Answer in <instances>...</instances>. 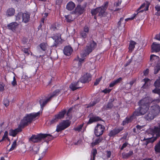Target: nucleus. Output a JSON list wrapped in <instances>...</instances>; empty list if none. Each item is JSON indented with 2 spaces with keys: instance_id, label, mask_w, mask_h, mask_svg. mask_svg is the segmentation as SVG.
<instances>
[{
  "instance_id": "obj_62",
  "label": "nucleus",
  "mask_w": 160,
  "mask_h": 160,
  "mask_svg": "<svg viewBox=\"0 0 160 160\" xmlns=\"http://www.w3.org/2000/svg\"><path fill=\"white\" fill-rule=\"evenodd\" d=\"M133 152L131 151H129L128 153L129 156H130L131 155H132L133 154Z\"/></svg>"
},
{
  "instance_id": "obj_4",
  "label": "nucleus",
  "mask_w": 160,
  "mask_h": 160,
  "mask_svg": "<svg viewBox=\"0 0 160 160\" xmlns=\"http://www.w3.org/2000/svg\"><path fill=\"white\" fill-rule=\"evenodd\" d=\"M160 112V107L157 104L152 106L149 110V113L145 116L148 120L153 119Z\"/></svg>"
},
{
  "instance_id": "obj_50",
  "label": "nucleus",
  "mask_w": 160,
  "mask_h": 160,
  "mask_svg": "<svg viewBox=\"0 0 160 160\" xmlns=\"http://www.w3.org/2000/svg\"><path fill=\"white\" fill-rule=\"evenodd\" d=\"M136 15V14H135V13L134 14H133V16L132 17L126 19H125V22H126L127 21H128L129 20H133L134 18L135 17Z\"/></svg>"
},
{
  "instance_id": "obj_10",
  "label": "nucleus",
  "mask_w": 160,
  "mask_h": 160,
  "mask_svg": "<svg viewBox=\"0 0 160 160\" xmlns=\"http://www.w3.org/2000/svg\"><path fill=\"white\" fill-rule=\"evenodd\" d=\"M105 129V127L102 124H98L94 129V133L96 136L99 137L102 135Z\"/></svg>"
},
{
  "instance_id": "obj_26",
  "label": "nucleus",
  "mask_w": 160,
  "mask_h": 160,
  "mask_svg": "<svg viewBox=\"0 0 160 160\" xmlns=\"http://www.w3.org/2000/svg\"><path fill=\"white\" fill-rule=\"evenodd\" d=\"M75 4L72 2H69L67 4V9L70 11L72 10L75 7Z\"/></svg>"
},
{
  "instance_id": "obj_49",
  "label": "nucleus",
  "mask_w": 160,
  "mask_h": 160,
  "mask_svg": "<svg viewBox=\"0 0 160 160\" xmlns=\"http://www.w3.org/2000/svg\"><path fill=\"white\" fill-rule=\"evenodd\" d=\"M22 51L27 55L29 54L28 49V48H24L22 49Z\"/></svg>"
},
{
  "instance_id": "obj_43",
  "label": "nucleus",
  "mask_w": 160,
  "mask_h": 160,
  "mask_svg": "<svg viewBox=\"0 0 160 160\" xmlns=\"http://www.w3.org/2000/svg\"><path fill=\"white\" fill-rule=\"evenodd\" d=\"M113 106V105L112 102H108V103L104 106V108L106 109H109L111 108Z\"/></svg>"
},
{
  "instance_id": "obj_60",
  "label": "nucleus",
  "mask_w": 160,
  "mask_h": 160,
  "mask_svg": "<svg viewBox=\"0 0 160 160\" xmlns=\"http://www.w3.org/2000/svg\"><path fill=\"white\" fill-rule=\"evenodd\" d=\"M149 72V69H146L145 71L143 72V74L145 76L147 75Z\"/></svg>"
},
{
  "instance_id": "obj_9",
  "label": "nucleus",
  "mask_w": 160,
  "mask_h": 160,
  "mask_svg": "<svg viewBox=\"0 0 160 160\" xmlns=\"http://www.w3.org/2000/svg\"><path fill=\"white\" fill-rule=\"evenodd\" d=\"M70 124V122L68 120H64L57 126L56 131L57 132H60L68 127Z\"/></svg>"
},
{
  "instance_id": "obj_14",
  "label": "nucleus",
  "mask_w": 160,
  "mask_h": 160,
  "mask_svg": "<svg viewBox=\"0 0 160 160\" xmlns=\"http://www.w3.org/2000/svg\"><path fill=\"white\" fill-rule=\"evenodd\" d=\"M91 114L89 115V116L90 117L88 121L87 122V124H90L93 122H97L102 120L101 118L98 116H95L91 117Z\"/></svg>"
},
{
  "instance_id": "obj_47",
  "label": "nucleus",
  "mask_w": 160,
  "mask_h": 160,
  "mask_svg": "<svg viewBox=\"0 0 160 160\" xmlns=\"http://www.w3.org/2000/svg\"><path fill=\"white\" fill-rule=\"evenodd\" d=\"M48 150V148H47L45 149L41 153V155L40 156V158H42H42H43V157L45 156L46 152H47Z\"/></svg>"
},
{
  "instance_id": "obj_45",
  "label": "nucleus",
  "mask_w": 160,
  "mask_h": 160,
  "mask_svg": "<svg viewBox=\"0 0 160 160\" xmlns=\"http://www.w3.org/2000/svg\"><path fill=\"white\" fill-rule=\"evenodd\" d=\"M3 103L6 107H8L9 105V102L8 100L7 99H4Z\"/></svg>"
},
{
  "instance_id": "obj_59",
  "label": "nucleus",
  "mask_w": 160,
  "mask_h": 160,
  "mask_svg": "<svg viewBox=\"0 0 160 160\" xmlns=\"http://www.w3.org/2000/svg\"><path fill=\"white\" fill-rule=\"evenodd\" d=\"M128 145V143L127 142H125L122 145V147L121 148V149L122 150L125 147H126Z\"/></svg>"
},
{
  "instance_id": "obj_29",
  "label": "nucleus",
  "mask_w": 160,
  "mask_h": 160,
  "mask_svg": "<svg viewBox=\"0 0 160 160\" xmlns=\"http://www.w3.org/2000/svg\"><path fill=\"white\" fill-rule=\"evenodd\" d=\"M143 80L145 82L144 84L142 86L143 88H147L148 87L150 84V80L148 78H145Z\"/></svg>"
},
{
  "instance_id": "obj_27",
  "label": "nucleus",
  "mask_w": 160,
  "mask_h": 160,
  "mask_svg": "<svg viewBox=\"0 0 160 160\" xmlns=\"http://www.w3.org/2000/svg\"><path fill=\"white\" fill-rule=\"evenodd\" d=\"M122 80L121 78H118L112 81L109 84L110 88L112 87L117 83H119Z\"/></svg>"
},
{
  "instance_id": "obj_41",
  "label": "nucleus",
  "mask_w": 160,
  "mask_h": 160,
  "mask_svg": "<svg viewBox=\"0 0 160 160\" xmlns=\"http://www.w3.org/2000/svg\"><path fill=\"white\" fill-rule=\"evenodd\" d=\"M65 17L66 19L68 22H71L73 20V18H72L71 15H70L65 16Z\"/></svg>"
},
{
  "instance_id": "obj_46",
  "label": "nucleus",
  "mask_w": 160,
  "mask_h": 160,
  "mask_svg": "<svg viewBox=\"0 0 160 160\" xmlns=\"http://www.w3.org/2000/svg\"><path fill=\"white\" fill-rule=\"evenodd\" d=\"M5 85L2 82H0V91H3L4 89Z\"/></svg>"
},
{
  "instance_id": "obj_11",
  "label": "nucleus",
  "mask_w": 160,
  "mask_h": 160,
  "mask_svg": "<svg viewBox=\"0 0 160 160\" xmlns=\"http://www.w3.org/2000/svg\"><path fill=\"white\" fill-rule=\"evenodd\" d=\"M91 79V75L89 73H86L79 79V82L83 83L88 82Z\"/></svg>"
},
{
  "instance_id": "obj_28",
  "label": "nucleus",
  "mask_w": 160,
  "mask_h": 160,
  "mask_svg": "<svg viewBox=\"0 0 160 160\" xmlns=\"http://www.w3.org/2000/svg\"><path fill=\"white\" fill-rule=\"evenodd\" d=\"M124 18H120V21L118 22V27L119 29H121V27H124L125 22L123 21Z\"/></svg>"
},
{
  "instance_id": "obj_13",
  "label": "nucleus",
  "mask_w": 160,
  "mask_h": 160,
  "mask_svg": "<svg viewBox=\"0 0 160 160\" xmlns=\"http://www.w3.org/2000/svg\"><path fill=\"white\" fill-rule=\"evenodd\" d=\"M89 32V28L87 26H85L83 29L81 31L80 34L83 38H85L87 37V35Z\"/></svg>"
},
{
  "instance_id": "obj_36",
  "label": "nucleus",
  "mask_w": 160,
  "mask_h": 160,
  "mask_svg": "<svg viewBox=\"0 0 160 160\" xmlns=\"http://www.w3.org/2000/svg\"><path fill=\"white\" fill-rule=\"evenodd\" d=\"M52 38L53 40H55L56 43H58L61 40L60 35H59L58 36L55 35L52 37Z\"/></svg>"
},
{
  "instance_id": "obj_16",
  "label": "nucleus",
  "mask_w": 160,
  "mask_h": 160,
  "mask_svg": "<svg viewBox=\"0 0 160 160\" xmlns=\"http://www.w3.org/2000/svg\"><path fill=\"white\" fill-rule=\"evenodd\" d=\"M86 4H87L85 3L84 7L81 6L80 5H78L75 9V12L78 14H81L82 13Z\"/></svg>"
},
{
  "instance_id": "obj_63",
  "label": "nucleus",
  "mask_w": 160,
  "mask_h": 160,
  "mask_svg": "<svg viewBox=\"0 0 160 160\" xmlns=\"http://www.w3.org/2000/svg\"><path fill=\"white\" fill-rule=\"evenodd\" d=\"M48 15V13H45L43 14V17L44 18H46Z\"/></svg>"
},
{
  "instance_id": "obj_48",
  "label": "nucleus",
  "mask_w": 160,
  "mask_h": 160,
  "mask_svg": "<svg viewBox=\"0 0 160 160\" xmlns=\"http://www.w3.org/2000/svg\"><path fill=\"white\" fill-rule=\"evenodd\" d=\"M58 118H57L56 117V115L55 116L54 118H53L51 121V124H53V123H54L55 122H58Z\"/></svg>"
},
{
  "instance_id": "obj_37",
  "label": "nucleus",
  "mask_w": 160,
  "mask_h": 160,
  "mask_svg": "<svg viewBox=\"0 0 160 160\" xmlns=\"http://www.w3.org/2000/svg\"><path fill=\"white\" fill-rule=\"evenodd\" d=\"M16 20L20 22L22 21V13L20 12L16 16Z\"/></svg>"
},
{
  "instance_id": "obj_40",
  "label": "nucleus",
  "mask_w": 160,
  "mask_h": 160,
  "mask_svg": "<svg viewBox=\"0 0 160 160\" xmlns=\"http://www.w3.org/2000/svg\"><path fill=\"white\" fill-rule=\"evenodd\" d=\"M155 151L157 152H160V141L155 147Z\"/></svg>"
},
{
  "instance_id": "obj_31",
  "label": "nucleus",
  "mask_w": 160,
  "mask_h": 160,
  "mask_svg": "<svg viewBox=\"0 0 160 160\" xmlns=\"http://www.w3.org/2000/svg\"><path fill=\"white\" fill-rule=\"evenodd\" d=\"M136 43L134 41H131L130 42L129 46V51L132 52L134 49L135 48V45L136 44Z\"/></svg>"
},
{
  "instance_id": "obj_7",
  "label": "nucleus",
  "mask_w": 160,
  "mask_h": 160,
  "mask_svg": "<svg viewBox=\"0 0 160 160\" xmlns=\"http://www.w3.org/2000/svg\"><path fill=\"white\" fill-rule=\"evenodd\" d=\"M50 137V140L52 139L54 137L50 134H39L37 135H32L30 138L29 140L33 142H40L42 138Z\"/></svg>"
},
{
  "instance_id": "obj_55",
  "label": "nucleus",
  "mask_w": 160,
  "mask_h": 160,
  "mask_svg": "<svg viewBox=\"0 0 160 160\" xmlns=\"http://www.w3.org/2000/svg\"><path fill=\"white\" fill-rule=\"evenodd\" d=\"M107 156L108 158H109L110 157L111 155V152L110 151H107L106 152Z\"/></svg>"
},
{
  "instance_id": "obj_42",
  "label": "nucleus",
  "mask_w": 160,
  "mask_h": 160,
  "mask_svg": "<svg viewBox=\"0 0 160 160\" xmlns=\"http://www.w3.org/2000/svg\"><path fill=\"white\" fill-rule=\"evenodd\" d=\"M8 133L7 131H5L1 141H4L8 139Z\"/></svg>"
},
{
  "instance_id": "obj_20",
  "label": "nucleus",
  "mask_w": 160,
  "mask_h": 160,
  "mask_svg": "<svg viewBox=\"0 0 160 160\" xmlns=\"http://www.w3.org/2000/svg\"><path fill=\"white\" fill-rule=\"evenodd\" d=\"M80 83L79 81L72 82L69 86V88L72 90L74 91L81 87L79 86Z\"/></svg>"
},
{
  "instance_id": "obj_53",
  "label": "nucleus",
  "mask_w": 160,
  "mask_h": 160,
  "mask_svg": "<svg viewBox=\"0 0 160 160\" xmlns=\"http://www.w3.org/2000/svg\"><path fill=\"white\" fill-rule=\"evenodd\" d=\"M101 78H99L97 79H96V82H95L94 83V85L95 86H96L98 85L100 81L101 80Z\"/></svg>"
},
{
  "instance_id": "obj_51",
  "label": "nucleus",
  "mask_w": 160,
  "mask_h": 160,
  "mask_svg": "<svg viewBox=\"0 0 160 160\" xmlns=\"http://www.w3.org/2000/svg\"><path fill=\"white\" fill-rule=\"evenodd\" d=\"M13 80L12 82V85L14 86L17 85V82L16 80V78L15 77H13Z\"/></svg>"
},
{
  "instance_id": "obj_24",
  "label": "nucleus",
  "mask_w": 160,
  "mask_h": 160,
  "mask_svg": "<svg viewBox=\"0 0 160 160\" xmlns=\"http://www.w3.org/2000/svg\"><path fill=\"white\" fill-rule=\"evenodd\" d=\"M28 150H29L31 153L33 154H36L38 153L39 151V148L36 146H33L32 147L30 146Z\"/></svg>"
},
{
  "instance_id": "obj_17",
  "label": "nucleus",
  "mask_w": 160,
  "mask_h": 160,
  "mask_svg": "<svg viewBox=\"0 0 160 160\" xmlns=\"http://www.w3.org/2000/svg\"><path fill=\"white\" fill-rule=\"evenodd\" d=\"M159 57L156 55L153 54L151 55L150 56V62H151V64L152 66L154 65V64L158 63L159 62Z\"/></svg>"
},
{
  "instance_id": "obj_30",
  "label": "nucleus",
  "mask_w": 160,
  "mask_h": 160,
  "mask_svg": "<svg viewBox=\"0 0 160 160\" xmlns=\"http://www.w3.org/2000/svg\"><path fill=\"white\" fill-rule=\"evenodd\" d=\"M149 4L148 2L143 3L140 7V9L143 8V11H147L148 10Z\"/></svg>"
},
{
  "instance_id": "obj_44",
  "label": "nucleus",
  "mask_w": 160,
  "mask_h": 160,
  "mask_svg": "<svg viewBox=\"0 0 160 160\" xmlns=\"http://www.w3.org/2000/svg\"><path fill=\"white\" fill-rule=\"evenodd\" d=\"M82 126L83 124H80L78 127L74 128V129L76 131L78 132L80 131L82 129Z\"/></svg>"
},
{
  "instance_id": "obj_25",
  "label": "nucleus",
  "mask_w": 160,
  "mask_h": 160,
  "mask_svg": "<svg viewBox=\"0 0 160 160\" xmlns=\"http://www.w3.org/2000/svg\"><path fill=\"white\" fill-rule=\"evenodd\" d=\"M66 112V111L65 110H62L58 114L56 115V117L58 119L62 118H64Z\"/></svg>"
},
{
  "instance_id": "obj_61",
  "label": "nucleus",
  "mask_w": 160,
  "mask_h": 160,
  "mask_svg": "<svg viewBox=\"0 0 160 160\" xmlns=\"http://www.w3.org/2000/svg\"><path fill=\"white\" fill-rule=\"evenodd\" d=\"M135 82V80H133L131 81L129 83H128V84H130V86L131 87L134 83Z\"/></svg>"
},
{
  "instance_id": "obj_58",
  "label": "nucleus",
  "mask_w": 160,
  "mask_h": 160,
  "mask_svg": "<svg viewBox=\"0 0 160 160\" xmlns=\"http://www.w3.org/2000/svg\"><path fill=\"white\" fill-rule=\"evenodd\" d=\"M97 103V102L96 101H93L90 103V106L89 107L93 106L96 104Z\"/></svg>"
},
{
  "instance_id": "obj_2",
  "label": "nucleus",
  "mask_w": 160,
  "mask_h": 160,
  "mask_svg": "<svg viewBox=\"0 0 160 160\" xmlns=\"http://www.w3.org/2000/svg\"><path fill=\"white\" fill-rule=\"evenodd\" d=\"M40 114V112H38L37 113H32L26 115L21 120L18 128L15 129L10 130L9 135L13 137H15L17 134L22 131V128L27 126L32 121L38 118Z\"/></svg>"
},
{
  "instance_id": "obj_18",
  "label": "nucleus",
  "mask_w": 160,
  "mask_h": 160,
  "mask_svg": "<svg viewBox=\"0 0 160 160\" xmlns=\"http://www.w3.org/2000/svg\"><path fill=\"white\" fill-rule=\"evenodd\" d=\"M152 52H158L160 51V44L156 42H153L152 45Z\"/></svg>"
},
{
  "instance_id": "obj_34",
  "label": "nucleus",
  "mask_w": 160,
  "mask_h": 160,
  "mask_svg": "<svg viewBox=\"0 0 160 160\" xmlns=\"http://www.w3.org/2000/svg\"><path fill=\"white\" fill-rule=\"evenodd\" d=\"M97 153V150L96 149H93L92 151L91 155V160H94L96 155Z\"/></svg>"
},
{
  "instance_id": "obj_54",
  "label": "nucleus",
  "mask_w": 160,
  "mask_h": 160,
  "mask_svg": "<svg viewBox=\"0 0 160 160\" xmlns=\"http://www.w3.org/2000/svg\"><path fill=\"white\" fill-rule=\"evenodd\" d=\"M122 157L124 158H127L129 156L128 153H123Z\"/></svg>"
},
{
  "instance_id": "obj_21",
  "label": "nucleus",
  "mask_w": 160,
  "mask_h": 160,
  "mask_svg": "<svg viewBox=\"0 0 160 160\" xmlns=\"http://www.w3.org/2000/svg\"><path fill=\"white\" fill-rule=\"evenodd\" d=\"M102 140L103 139L102 137H97L96 138H93V141L91 144V146L92 147H94L101 142Z\"/></svg>"
},
{
  "instance_id": "obj_3",
  "label": "nucleus",
  "mask_w": 160,
  "mask_h": 160,
  "mask_svg": "<svg viewBox=\"0 0 160 160\" xmlns=\"http://www.w3.org/2000/svg\"><path fill=\"white\" fill-rule=\"evenodd\" d=\"M96 45V43L94 41H91L90 42L89 45L87 46L85 50L81 53L80 55L82 58H79L78 57L77 58L74 59V63L76 64L78 63V68H80L82 63L83 62L84 57L88 55L95 48Z\"/></svg>"
},
{
  "instance_id": "obj_6",
  "label": "nucleus",
  "mask_w": 160,
  "mask_h": 160,
  "mask_svg": "<svg viewBox=\"0 0 160 160\" xmlns=\"http://www.w3.org/2000/svg\"><path fill=\"white\" fill-rule=\"evenodd\" d=\"M60 92V90L56 89L53 93L51 94L49 98H47L45 96L40 98L38 99V102L40 104L41 107L43 106L53 97L58 95Z\"/></svg>"
},
{
  "instance_id": "obj_39",
  "label": "nucleus",
  "mask_w": 160,
  "mask_h": 160,
  "mask_svg": "<svg viewBox=\"0 0 160 160\" xmlns=\"http://www.w3.org/2000/svg\"><path fill=\"white\" fill-rule=\"evenodd\" d=\"M72 110V108H70L68 110L67 113V119H70L71 118V112Z\"/></svg>"
},
{
  "instance_id": "obj_33",
  "label": "nucleus",
  "mask_w": 160,
  "mask_h": 160,
  "mask_svg": "<svg viewBox=\"0 0 160 160\" xmlns=\"http://www.w3.org/2000/svg\"><path fill=\"white\" fill-rule=\"evenodd\" d=\"M160 70V61L157 63L156 66L154 68V73L156 74L158 73V71Z\"/></svg>"
},
{
  "instance_id": "obj_57",
  "label": "nucleus",
  "mask_w": 160,
  "mask_h": 160,
  "mask_svg": "<svg viewBox=\"0 0 160 160\" xmlns=\"http://www.w3.org/2000/svg\"><path fill=\"white\" fill-rule=\"evenodd\" d=\"M160 2V0H158ZM156 10L158 12L160 11V6L157 5L155 7Z\"/></svg>"
},
{
  "instance_id": "obj_1",
  "label": "nucleus",
  "mask_w": 160,
  "mask_h": 160,
  "mask_svg": "<svg viewBox=\"0 0 160 160\" xmlns=\"http://www.w3.org/2000/svg\"><path fill=\"white\" fill-rule=\"evenodd\" d=\"M160 100L157 99L153 101L151 98L147 97L140 100L139 102L140 107L134 111L132 115L130 117H127L123 122V125H124L131 122L134 117L144 115L149 109V104L150 103L153 104L158 103L160 102Z\"/></svg>"
},
{
  "instance_id": "obj_15",
  "label": "nucleus",
  "mask_w": 160,
  "mask_h": 160,
  "mask_svg": "<svg viewBox=\"0 0 160 160\" xmlns=\"http://www.w3.org/2000/svg\"><path fill=\"white\" fill-rule=\"evenodd\" d=\"M18 24L16 22H11L7 25L8 28L12 31L14 32L16 31V29L18 28Z\"/></svg>"
},
{
  "instance_id": "obj_52",
  "label": "nucleus",
  "mask_w": 160,
  "mask_h": 160,
  "mask_svg": "<svg viewBox=\"0 0 160 160\" xmlns=\"http://www.w3.org/2000/svg\"><path fill=\"white\" fill-rule=\"evenodd\" d=\"M112 90V89H106L102 91V92H104L105 93H109Z\"/></svg>"
},
{
  "instance_id": "obj_35",
  "label": "nucleus",
  "mask_w": 160,
  "mask_h": 160,
  "mask_svg": "<svg viewBox=\"0 0 160 160\" xmlns=\"http://www.w3.org/2000/svg\"><path fill=\"white\" fill-rule=\"evenodd\" d=\"M17 146V141L16 140H15L13 141L12 145L11 147L9 149V152L12 151L15 149L16 148Z\"/></svg>"
},
{
  "instance_id": "obj_56",
  "label": "nucleus",
  "mask_w": 160,
  "mask_h": 160,
  "mask_svg": "<svg viewBox=\"0 0 160 160\" xmlns=\"http://www.w3.org/2000/svg\"><path fill=\"white\" fill-rule=\"evenodd\" d=\"M155 38L157 40L160 41V33L156 36Z\"/></svg>"
},
{
  "instance_id": "obj_23",
  "label": "nucleus",
  "mask_w": 160,
  "mask_h": 160,
  "mask_svg": "<svg viewBox=\"0 0 160 160\" xmlns=\"http://www.w3.org/2000/svg\"><path fill=\"white\" fill-rule=\"evenodd\" d=\"M22 21L25 23L28 22L30 20V15L27 13H22Z\"/></svg>"
},
{
  "instance_id": "obj_5",
  "label": "nucleus",
  "mask_w": 160,
  "mask_h": 160,
  "mask_svg": "<svg viewBox=\"0 0 160 160\" xmlns=\"http://www.w3.org/2000/svg\"><path fill=\"white\" fill-rule=\"evenodd\" d=\"M108 5V2H105L101 7H99L96 8L92 9L91 13L94 15L98 13V16L100 17L103 16Z\"/></svg>"
},
{
  "instance_id": "obj_32",
  "label": "nucleus",
  "mask_w": 160,
  "mask_h": 160,
  "mask_svg": "<svg viewBox=\"0 0 160 160\" xmlns=\"http://www.w3.org/2000/svg\"><path fill=\"white\" fill-rule=\"evenodd\" d=\"M15 12V10L13 8H9L7 10L6 14L8 16L13 15Z\"/></svg>"
},
{
  "instance_id": "obj_64",
  "label": "nucleus",
  "mask_w": 160,
  "mask_h": 160,
  "mask_svg": "<svg viewBox=\"0 0 160 160\" xmlns=\"http://www.w3.org/2000/svg\"><path fill=\"white\" fill-rule=\"evenodd\" d=\"M121 2H122V1H121V0H119L118 1V2L117 3V4H116L117 6H119V5L121 4Z\"/></svg>"
},
{
  "instance_id": "obj_8",
  "label": "nucleus",
  "mask_w": 160,
  "mask_h": 160,
  "mask_svg": "<svg viewBox=\"0 0 160 160\" xmlns=\"http://www.w3.org/2000/svg\"><path fill=\"white\" fill-rule=\"evenodd\" d=\"M158 126H155L153 129L152 130V135H155L156 137H152L149 138L147 142L152 143L157 139L158 137L160 136V122L158 123Z\"/></svg>"
},
{
  "instance_id": "obj_19",
  "label": "nucleus",
  "mask_w": 160,
  "mask_h": 160,
  "mask_svg": "<svg viewBox=\"0 0 160 160\" xmlns=\"http://www.w3.org/2000/svg\"><path fill=\"white\" fill-rule=\"evenodd\" d=\"M123 129L122 128H115L112 130H111L109 133V136L112 137L116 134L119 133L120 132L122 131Z\"/></svg>"
},
{
  "instance_id": "obj_12",
  "label": "nucleus",
  "mask_w": 160,
  "mask_h": 160,
  "mask_svg": "<svg viewBox=\"0 0 160 160\" xmlns=\"http://www.w3.org/2000/svg\"><path fill=\"white\" fill-rule=\"evenodd\" d=\"M154 86L156 88L160 87V77L157 79L154 83ZM154 93H157L160 95V89L155 88L152 90Z\"/></svg>"
},
{
  "instance_id": "obj_38",
  "label": "nucleus",
  "mask_w": 160,
  "mask_h": 160,
  "mask_svg": "<svg viewBox=\"0 0 160 160\" xmlns=\"http://www.w3.org/2000/svg\"><path fill=\"white\" fill-rule=\"evenodd\" d=\"M39 46L42 50L45 51L47 49V44L45 43H42L39 45Z\"/></svg>"
},
{
  "instance_id": "obj_22",
  "label": "nucleus",
  "mask_w": 160,
  "mask_h": 160,
  "mask_svg": "<svg viewBox=\"0 0 160 160\" xmlns=\"http://www.w3.org/2000/svg\"><path fill=\"white\" fill-rule=\"evenodd\" d=\"M72 48L69 46L65 47L63 50L64 54L67 56L70 55L72 53Z\"/></svg>"
}]
</instances>
